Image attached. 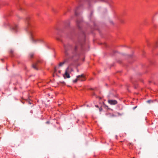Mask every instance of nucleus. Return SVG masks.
<instances>
[{
  "label": "nucleus",
  "instance_id": "obj_20",
  "mask_svg": "<svg viewBox=\"0 0 158 158\" xmlns=\"http://www.w3.org/2000/svg\"><path fill=\"white\" fill-rule=\"evenodd\" d=\"M77 49V47H75V48H74V50H76Z\"/></svg>",
  "mask_w": 158,
  "mask_h": 158
},
{
  "label": "nucleus",
  "instance_id": "obj_7",
  "mask_svg": "<svg viewBox=\"0 0 158 158\" xmlns=\"http://www.w3.org/2000/svg\"><path fill=\"white\" fill-rule=\"evenodd\" d=\"M17 27V26L15 25L14 27H12V29L13 30H14L15 31H16V28Z\"/></svg>",
  "mask_w": 158,
  "mask_h": 158
},
{
  "label": "nucleus",
  "instance_id": "obj_25",
  "mask_svg": "<svg viewBox=\"0 0 158 158\" xmlns=\"http://www.w3.org/2000/svg\"><path fill=\"white\" fill-rule=\"evenodd\" d=\"M57 39L58 40H60L59 39Z\"/></svg>",
  "mask_w": 158,
  "mask_h": 158
},
{
  "label": "nucleus",
  "instance_id": "obj_30",
  "mask_svg": "<svg viewBox=\"0 0 158 158\" xmlns=\"http://www.w3.org/2000/svg\"><path fill=\"white\" fill-rule=\"evenodd\" d=\"M131 158H135L134 157Z\"/></svg>",
  "mask_w": 158,
  "mask_h": 158
},
{
  "label": "nucleus",
  "instance_id": "obj_4",
  "mask_svg": "<svg viewBox=\"0 0 158 158\" xmlns=\"http://www.w3.org/2000/svg\"><path fill=\"white\" fill-rule=\"evenodd\" d=\"M32 41L33 43H37L39 42H40L43 41L41 39H37L36 40L34 39L33 38H32Z\"/></svg>",
  "mask_w": 158,
  "mask_h": 158
},
{
  "label": "nucleus",
  "instance_id": "obj_27",
  "mask_svg": "<svg viewBox=\"0 0 158 158\" xmlns=\"http://www.w3.org/2000/svg\"><path fill=\"white\" fill-rule=\"evenodd\" d=\"M77 72H78V71H79L78 70V69H77Z\"/></svg>",
  "mask_w": 158,
  "mask_h": 158
},
{
  "label": "nucleus",
  "instance_id": "obj_23",
  "mask_svg": "<svg viewBox=\"0 0 158 158\" xmlns=\"http://www.w3.org/2000/svg\"><path fill=\"white\" fill-rule=\"evenodd\" d=\"M58 72L59 73H61V71L60 70Z\"/></svg>",
  "mask_w": 158,
  "mask_h": 158
},
{
  "label": "nucleus",
  "instance_id": "obj_22",
  "mask_svg": "<svg viewBox=\"0 0 158 158\" xmlns=\"http://www.w3.org/2000/svg\"><path fill=\"white\" fill-rule=\"evenodd\" d=\"M102 110V108H99V110L100 111H101V110Z\"/></svg>",
  "mask_w": 158,
  "mask_h": 158
},
{
  "label": "nucleus",
  "instance_id": "obj_16",
  "mask_svg": "<svg viewBox=\"0 0 158 158\" xmlns=\"http://www.w3.org/2000/svg\"><path fill=\"white\" fill-rule=\"evenodd\" d=\"M75 15H77V12L76 11H75Z\"/></svg>",
  "mask_w": 158,
  "mask_h": 158
},
{
  "label": "nucleus",
  "instance_id": "obj_3",
  "mask_svg": "<svg viewBox=\"0 0 158 158\" xmlns=\"http://www.w3.org/2000/svg\"><path fill=\"white\" fill-rule=\"evenodd\" d=\"M108 102L111 105H115L117 103V102L115 100H109Z\"/></svg>",
  "mask_w": 158,
  "mask_h": 158
},
{
  "label": "nucleus",
  "instance_id": "obj_2",
  "mask_svg": "<svg viewBox=\"0 0 158 158\" xmlns=\"http://www.w3.org/2000/svg\"><path fill=\"white\" fill-rule=\"evenodd\" d=\"M80 78H84V76L83 74H82L80 75H78L77 76V78L73 81V82L75 83L77 82L78 80H80L79 79Z\"/></svg>",
  "mask_w": 158,
  "mask_h": 158
},
{
  "label": "nucleus",
  "instance_id": "obj_24",
  "mask_svg": "<svg viewBox=\"0 0 158 158\" xmlns=\"http://www.w3.org/2000/svg\"><path fill=\"white\" fill-rule=\"evenodd\" d=\"M150 100H148L147 101V102L149 103L150 102Z\"/></svg>",
  "mask_w": 158,
  "mask_h": 158
},
{
  "label": "nucleus",
  "instance_id": "obj_10",
  "mask_svg": "<svg viewBox=\"0 0 158 158\" xmlns=\"http://www.w3.org/2000/svg\"><path fill=\"white\" fill-rule=\"evenodd\" d=\"M64 48H65V51L64 52L65 54V55L67 56L68 55V52H67V50H66V48L65 47H64Z\"/></svg>",
  "mask_w": 158,
  "mask_h": 158
},
{
  "label": "nucleus",
  "instance_id": "obj_12",
  "mask_svg": "<svg viewBox=\"0 0 158 158\" xmlns=\"http://www.w3.org/2000/svg\"><path fill=\"white\" fill-rule=\"evenodd\" d=\"M52 11L54 13H56V12H57V11H56V10L55 9L53 8L52 9Z\"/></svg>",
  "mask_w": 158,
  "mask_h": 158
},
{
  "label": "nucleus",
  "instance_id": "obj_28",
  "mask_svg": "<svg viewBox=\"0 0 158 158\" xmlns=\"http://www.w3.org/2000/svg\"><path fill=\"white\" fill-rule=\"evenodd\" d=\"M104 44L105 45H106V44L105 43V44Z\"/></svg>",
  "mask_w": 158,
  "mask_h": 158
},
{
  "label": "nucleus",
  "instance_id": "obj_21",
  "mask_svg": "<svg viewBox=\"0 0 158 158\" xmlns=\"http://www.w3.org/2000/svg\"><path fill=\"white\" fill-rule=\"evenodd\" d=\"M46 123H47V124H49V121H47L46 122Z\"/></svg>",
  "mask_w": 158,
  "mask_h": 158
},
{
  "label": "nucleus",
  "instance_id": "obj_19",
  "mask_svg": "<svg viewBox=\"0 0 158 158\" xmlns=\"http://www.w3.org/2000/svg\"><path fill=\"white\" fill-rule=\"evenodd\" d=\"M136 107H137V106L134 107L133 108V109H135Z\"/></svg>",
  "mask_w": 158,
  "mask_h": 158
},
{
  "label": "nucleus",
  "instance_id": "obj_26",
  "mask_svg": "<svg viewBox=\"0 0 158 158\" xmlns=\"http://www.w3.org/2000/svg\"><path fill=\"white\" fill-rule=\"evenodd\" d=\"M96 107H98V106H96Z\"/></svg>",
  "mask_w": 158,
  "mask_h": 158
},
{
  "label": "nucleus",
  "instance_id": "obj_13",
  "mask_svg": "<svg viewBox=\"0 0 158 158\" xmlns=\"http://www.w3.org/2000/svg\"><path fill=\"white\" fill-rule=\"evenodd\" d=\"M10 52L11 54H12L14 52V50L13 49H10Z\"/></svg>",
  "mask_w": 158,
  "mask_h": 158
},
{
  "label": "nucleus",
  "instance_id": "obj_11",
  "mask_svg": "<svg viewBox=\"0 0 158 158\" xmlns=\"http://www.w3.org/2000/svg\"><path fill=\"white\" fill-rule=\"evenodd\" d=\"M34 56V54L33 53H31L29 54V56L31 58H32Z\"/></svg>",
  "mask_w": 158,
  "mask_h": 158
},
{
  "label": "nucleus",
  "instance_id": "obj_18",
  "mask_svg": "<svg viewBox=\"0 0 158 158\" xmlns=\"http://www.w3.org/2000/svg\"><path fill=\"white\" fill-rule=\"evenodd\" d=\"M60 82L62 84H64L65 83L64 81H60Z\"/></svg>",
  "mask_w": 158,
  "mask_h": 158
},
{
  "label": "nucleus",
  "instance_id": "obj_9",
  "mask_svg": "<svg viewBox=\"0 0 158 158\" xmlns=\"http://www.w3.org/2000/svg\"><path fill=\"white\" fill-rule=\"evenodd\" d=\"M79 79H80L79 80L81 81H84L85 80V76H84V78H80Z\"/></svg>",
  "mask_w": 158,
  "mask_h": 158
},
{
  "label": "nucleus",
  "instance_id": "obj_5",
  "mask_svg": "<svg viewBox=\"0 0 158 158\" xmlns=\"http://www.w3.org/2000/svg\"><path fill=\"white\" fill-rule=\"evenodd\" d=\"M67 61V60H64L63 62H60L59 64V66H62Z\"/></svg>",
  "mask_w": 158,
  "mask_h": 158
},
{
  "label": "nucleus",
  "instance_id": "obj_14",
  "mask_svg": "<svg viewBox=\"0 0 158 158\" xmlns=\"http://www.w3.org/2000/svg\"><path fill=\"white\" fill-rule=\"evenodd\" d=\"M28 33L31 35V30L30 29H28Z\"/></svg>",
  "mask_w": 158,
  "mask_h": 158
},
{
  "label": "nucleus",
  "instance_id": "obj_1",
  "mask_svg": "<svg viewBox=\"0 0 158 158\" xmlns=\"http://www.w3.org/2000/svg\"><path fill=\"white\" fill-rule=\"evenodd\" d=\"M73 71V70L71 66V64H69L66 69L65 73L63 75L64 78H69L70 77L69 74Z\"/></svg>",
  "mask_w": 158,
  "mask_h": 158
},
{
  "label": "nucleus",
  "instance_id": "obj_6",
  "mask_svg": "<svg viewBox=\"0 0 158 158\" xmlns=\"http://www.w3.org/2000/svg\"><path fill=\"white\" fill-rule=\"evenodd\" d=\"M37 64L35 63L34 64H33L32 65V67L35 70H38V69L37 68Z\"/></svg>",
  "mask_w": 158,
  "mask_h": 158
},
{
  "label": "nucleus",
  "instance_id": "obj_29",
  "mask_svg": "<svg viewBox=\"0 0 158 158\" xmlns=\"http://www.w3.org/2000/svg\"><path fill=\"white\" fill-rule=\"evenodd\" d=\"M29 104H31V103H30V102H29Z\"/></svg>",
  "mask_w": 158,
  "mask_h": 158
},
{
  "label": "nucleus",
  "instance_id": "obj_8",
  "mask_svg": "<svg viewBox=\"0 0 158 158\" xmlns=\"http://www.w3.org/2000/svg\"><path fill=\"white\" fill-rule=\"evenodd\" d=\"M29 17H27L26 18V20H25V22L28 25V24H29V23H28V20H29Z\"/></svg>",
  "mask_w": 158,
  "mask_h": 158
},
{
  "label": "nucleus",
  "instance_id": "obj_15",
  "mask_svg": "<svg viewBox=\"0 0 158 158\" xmlns=\"http://www.w3.org/2000/svg\"><path fill=\"white\" fill-rule=\"evenodd\" d=\"M79 21L77 20V26L79 27H80L79 26Z\"/></svg>",
  "mask_w": 158,
  "mask_h": 158
},
{
  "label": "nucleus",
  "instance_id": "obj_17",
  "mask_svg": "<svg viewBox=\"0 0 158 158\" xmlns=\"http://www.w3.org/2000/svg\"><path fill=\"white\" fill-rule=\"evenodd\" d=\"M56 68H55L54 69V72L55 73L56 72Z\"/></svg>",
  "mask_w": 158,
  "mask_h": 158
}]
</instances>
